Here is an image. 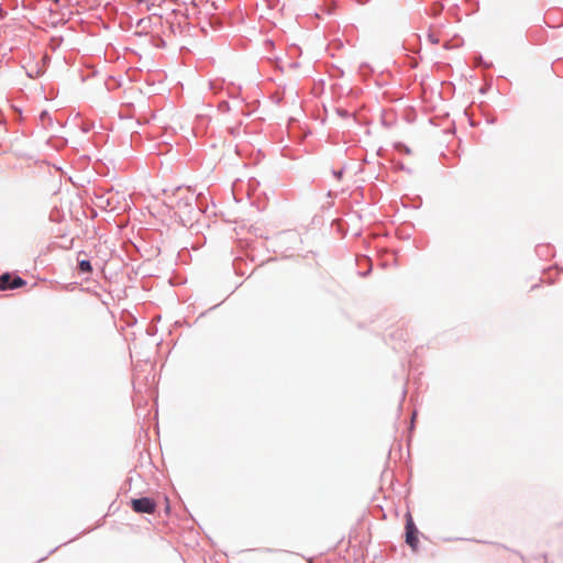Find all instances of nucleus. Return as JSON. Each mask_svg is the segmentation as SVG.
I'll list each match as a JSON object with an SVG mask.
<instances>
[{
    "label": "nucleus",
    "instance_id": "1",
    "mask_svg": "<svg viewBox=\"0 0 563 563\" xmlns=\"http://www.w3.org/2000/svg\"><path fill=\"white\" fill-rule=\"evenodd\" d=\"M132 509L137 514H153L156 510V503L147 497L131 500Z\"/></svg>",
    "mask_w": 563,
    "mask_h": 563
},
{
    "label": "nucleus",
    "instance_id": "2",
    "mask_svg": "<svg viewBox=\"0 0 563 563\" xmlns=\"http://www.w3.org/2000/svg\"><path fill=\"white\" fill-rule=\"evenodd\" d=\"M25 285L26 282L19 276L12 278L9 273H4L0 276V290L16 289Z\"/></svg>",
    "mask_w": 563,
    "mask_h": 563
},
{
    "label": "nucleus",
    "instance_id": "3",
    "mask_svg": "<svg viewBox=\"0 0 563 563\" xmlns=\"http://www.w3.org/2000/svg\"><path fill=\"white\" fill-rule=\"evenodd\" d=\"M418 530L411 518L408 519L406 525V542L415 550L418 545Z\"/></svg>",
    "mask_w": 563,
    "mask_h": 563
},
{
    "label": "nucleus",
    "instance_id": "4",
    "mask_svg": "<svg viewBox=\"0 0 563 563\" xmlns=\"http://www.w3.org/2000/svg\"><path fill=\"white\" fill-rule=\"evenodd\" d=\"M183 194H186V195H187V194H188V190H187V189H180V188H178V189L176 190V192L174 194V197H173V199H172V201H170V206H172L173 208H178V209L180 208V202H179V201H175V199H176L177 197H181V196H183Z\"/></svg>",
    "mask_w": 563,
    "mask_h": 563
},
{
    "label": "nucleus",
    "instance_id": "5",
    "mask_svg": "<svg viewBox=\"0 0 563 563\" xmlns=\"http://www.w3.org/2000/svg\"><path fill=\"white\" fill-rule=\"evenodd\" d=\"M78 266H79L80 272H82V273H89L92 269L90 262L86 261V260L80 261Z\"/></svg>",
    "mask_w": 563,
    "mask_h": 563
},
{
    "label": "nucleus",
    "instance_id": "6",
    "mask_svg": "<svg viewBox=\"0 0 563 563\" xmlns=\"http://www.w3.org/2000/svg\"><path fill=\"white\" fill-rule=\"evenodd\" d=\"M427 37L432 44H438L440 42L439 37L433 32H428Z\"/></svg>",
    "mask_w": 563,
    "mask_h": 563
},
{
    "label": "nucleus",
    "instance_id": "7",
    "mask_svg": "<svg viewBox=\"0 0 563 563\" xmlns=\"http://www.w3.org/2000/svg\"><path fill=\"white\" fill-rule=\"evenodd\" d=\"M186 206H189L190 203L188 202V197H186V202H185Z\"/></svg>",
    "mask_w": 563,
    "mask_h": 563
},
{
    "label": "nucleus",
    "instance_id": "8",
    "mask_svg": "<svg viewBox=\"0 0 563 563\" xmlns=\"http://www.w3.org/2000/svg\"><path fill=\"white\" fill-rule=\"evenodd\" d=\"M55 2H57L58 0H54Z\"/></svg>",
    "mask_w": 563,
    "mask_h": 563
},
{
    "label": "nucleus",
    "instance_id": "9",
    "mask_svg": "<svg viewBox=\"0 0 563 563\" xmlns=\"http://www.w3.org/2000/svg\"><path fill=\"white\" fill-rule=\"evenodd\" d=\"M309 563H313L312 561H310Z\"/></svg>",
    "mask_w": 563,
    "mask_h": 563
}]
</instances>
